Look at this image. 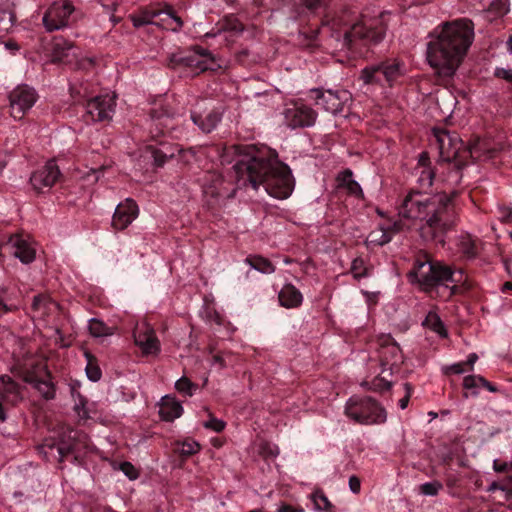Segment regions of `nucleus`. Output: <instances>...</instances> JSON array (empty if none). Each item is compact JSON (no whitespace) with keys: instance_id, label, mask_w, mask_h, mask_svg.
<instances>
[{"instance_id":"obj_42","label":"nucleus","mask_w":512,"mask_h":512,"mask_svg":"<svg viewBox=\"0 0 512 512\" xmlns=\"http://www.w3.org/2000/svg\"><path fill=\"white\" fill-rule=\"evenodd\" d=\"M176 451L184 457L194 455L200 451V444L192 439L176 442Z\"/></svg>"},{"instance_id":"obj_63","label":"nucleus","mask_w":512,"mask_h":512,"mask_svg":"<svg viewBox=\"0 0 512 512\" xmlns=\"http://www.w3.org/2000/svg\"><path fill=\"white\" fill-rule=\"evenodd\" d=\"M429 164H430V162H429L428 154L423 152L419 157L418 169L430 168Z\"/></svg>"},{"instance_id":"obj_52","label":"nucleus","mask_w":512,"mask_h":512,"mask_svg":"<svg viewBox=\"0 0 512 512\" xmlns=\"http://www.w3.org/2000/svg\"><path fill=\"white\" fill-rule=\"evenodd\" d=\"M491 10L497 15L502 16L509 11L508 0H495L491 4Z\"/></svg>"},{"instance_id":"obj_33","label":"nucleus","mask_w":512,"mask_h":512,"mask_svg":"<svg viewBox=\"0 0 512 512\" xmlns=\"http://www.w3.org/2000/svg\"><path fill=\"white\" fill-rule=\"evenodd\" d=\"M17 292L0 285V315L11 312L17 308L15 299Z\"/></svg>"},{"instance_id":"obj_30","label":"nucleus","mask_w":512,"mask_h":512,"mask_svg":"<svg viewBox=\"0 0 512 512\" xmlns=\"http://www.w3.org/2000/svg\"><path fill=\"white\" fill-rule=\"evenodd\" d=\"M361 79L364 84H376L380 86L387 84L381 63L364 68L361 72Z\"/></svg>"},{"instance_id":"obj_13","label":"nucleus","mask_w":512,"mask_h":512,"mask_svg":"<svg viewBox=\"0 0 512 512\" xmlns=\"http://www.w3.org/2000/svg\"><path fill=\"white\" fill-rule=\"evenodd\" d=\"M23 380L31 384L46 400L55 397V386L51 381L50 373L44 365H37L33 369L26 370Z\"/></svg>"},{"instance_id":"obj_24","label":"nucleus","mask_w":512,"mask_h":512,"mask_svg":"<svg viewBox=\"0 0 512 512\" xmlns=\"http://www.w3.org/2000/svg\"><path fill=\"white\" fill-rule=\"evenodd\" d=\"M0 394L4 402L16 405L21 401V393L19 385L8 375L0 377Z\"/></svg>"},{"instance_id":"obj_10","label":"nucleus","mask_w":512,"mask_h":512,"mask_svg":"<svg viewBox=\"0 0 512 512\" xmlns=\"http://www.w3.org/2000/svg\"><path fill=\"white\" fill-rule=\"evenodd\" d=\"M282 114L285 124L292 129L313 126L317 118L311 107L299 102L287 104Z\"/></svg>"},{"instance_id":"obj_60","label":"nucleus","mask_w":512,"mask_h":512,"mask_svg":"<svg viewBox=\"0 0 512 512\" xmlns=\"http://www.w3.org/2000/svg\"><path fill=\"white\" fill-rule=\"evenodd\" d=\"M404 386H405V390H406V395L403 398H401L398 403V405L401 409H405L408 406L409 399L411 396V391H412L410 384L406 383Z\"/></svg>"},{"instance_id":"obj_3","label":"nucleus","mask_w":512,"mask_h":512,"mask_svg":"<svg viewBox=\"0 0 512 512\" xmlns=\"http://www.w3.org/2000/svg\"><path fill=\"white\" fill-rule=\"evenodd\" d=\"M236 186L257 190L262 185L276 199H287L294 190V178L290 168L272 159L248 156L233 166Z\"/></svg>"},{"instance_id":"obj_8","label":"nucleus","mask_w":512,"mask_h":512,"mask_svg":"<svg viewBox=\"0 0 512 512\" xmlns=\"http://www.w3.org/2000/svg\"><path fill=\"white\" fill-rule=\"evenodd\" d=\"M310 94L311 98L315 100L316 105L322 107L324 110L334 115L341 113L346 103L351 100V94L344 89H312Z\"/></svg>"},{"instance_id":"obj_17","label":"nucleus","mask_w":512,"mask_h":512,"mask_svg":"<svg viewBox=\"0 0 512 512\" xmlns=\"http://www.w3.org/2000/svg\"><path fill=\"white\" fill-rule=\"evenodd\" d=\"M203 193L212 198L230 197L232 192L228 188V182L216 171H208L202 178Z\"/></svg>"},{"instance_id":"obj_25","label":"nucleus","mask_w":512,"mask_h":512,"mask_svg":"<svg viewBox=\"0 0 512 512\" xmlns=\"http://www.w3.org/2000/svg\"><path fill=\"white\" fill-rule=\"evenodd\" d=\"M280 305L285 308H296L302 304V293L292 284H285L278 294Z\"/></svg>"},{"instance_id":"obj_22","label":"nucleus","mask_w":512,"mask_h":512,"mask_svg":"<svg viewBox=\"0 0 512 512\" xmlns=\"http://www.w3.org/2000/svg\"><path fill=\"white\" fill-rule=\"evenodd\" d=\"M156 14V26L172 32H178L182 29L183 21L175 14L171 6L165 5L163 9H157Z\"/></svg>"},{"instance_id":"obj_7","label":"nucleus","mask_w":512,"mask_h":512,"mask_svg":"<svg viewBox=\"0 0 512 512\" xmlns=\"http://www.w3.org/2000/svg\"><path fill=\"white\" fill-rule=\"evenodd\" d=\"M345 415L361 425H381L387 420L386 409L370 396L350 397L345 405Z\"/></svg>"},{"instance_id":"obj_61","label":"nucleus","mask_w":512,"mask_h":512,"mask_svg":"<svg viewBox=\"0 0 512 512\" xmlns=\"http://www.w3.org/2000/svg\"><path fill=\"white\" fill-rule=\"evenodd\" d=\"M505 499L508 500L512 497V474L508 475L504 480Z\"/></svg>"},{"instance_id":"obj_49","label":"nucleus","mask_w":512,"mask_h":512,"mask_svg":"<svg viewBox=\"0 0 512 512\" xmlns=\"http://www.w3.org/2000/svg\"><path fill=\"white\" fill-rule=\"evenodd\" d=\"M443 489L441 482L434 480L419 486V492L425 496H436Z\"/></svg>"},{"instance_id":"obj_15","label":"nucleus","mask_w":512,"mask_h":512,"mask_svg":"<svg viewBox=\"0 0 512 512\" xmlns=\"http://www.w3.org/2000/svg\"><path fill=\"white\" fill-rule=\"evenodd\" d=\"M60 174L55 160H49L31 175L30 183L34 190L42 192L44 189H50L58 181Z\"/></svg>"},{"instance_id":"obj_16","label":"nucleus","mask_w":512,"mask_h":512,"mask_svg":"<svg viewBox=\"0 0 512 512\" xmlns=\"http://www.w3.org/2000/svg\"><path fill=\"white\" fill-rule=\"evenodd\" d=\"M138 215L139 208L137 203L131 198H126L116 206L111 225L115 230H124L138 217Z\"/></svg>"},{"instance_id":"obj_62","label":"nucleus","mask_w":512,"mask_h":512,"mask_svg":"<svg viewBox=\"0 0 512 512\" xmlns=\"http://www.w3.org/2000/svg\"><path fill=\"white\" fill-rule=\"evenodd\" d=\"M227 28L236 32L243 31L242 24L236 18H231L227 21Z\"/></svg>"},{"instance_id":"obj_45","label":"nucleus","mask_w":512,"mask_h":512,"mask_svg":"<svg viewBox=\"0 0 512 512\" xmlns=\"http://www.w3.org/2000/svg\"><path fill=\"white\" fill-rule=\"evenodd\" d=\"M362 386L374 392H383L389 390L392 383L383 377L377 376L371 382H363Z\"/></svg>"},{"instance_id":"obj_28","label":"nucleus","mask_w":512,"mask_h":512,"mask_svg":"<svg viewBox=\"0 0 512 512\" xmlns=\"http://www.w3.org/2000/svg\"><path fill=\"white\" fill-rule=\"evenodd\" d=\"M191 119L195 125L204 133L213 131L221 120V115L217 111H210L204 116L192 114Z\"/></svg>"},{"instance_id":"obj_26","label":"nucleus","mask_w":512,"mask_h":512,"mask_svg":"<svg viewBox=\"0 0 512 512\" xmlns=\"http://www.w3.org/2000/svg\"><path fill=\"white\" fill-rule=\"evenodd\" d=\"M183 413V407L175 398L164 396L161 399L159 415L162 420L173 421Z\"/></svg>"},{"instance_id":"obj_37","label":"nucleus","mask_w":512,"mask_h":512,"mask_svg":"<svg viewBox=\"0 0 512 512\" xmlns=\"http://www.w3.org/2000/svg\"><path fill=\"white\" fill-rule=\"evenodd\" d=\"M88 328H89L90 334L94 337L111 336L115 332L114 327L108 326L103 321H101L97 318L90 319Z\"/></svg>"},{"instance_id":"obj_31","label":"nucleus","mask_w":512,"mask_h":512,"mask_svg":"<svg viewBox=\"0 0 512 512\" xmlns=\"http://www.w3.org/2000/svg\"><path fill=\"white\" fill-rule=\"evenodd\" d=\"M384 70V78L388 86H392L403 74L404 65L400 61L393 59L381 63Z\"/></svg>"},{"instance_id":"obj_14","label":"nucleus","mask_w":512,"mask_h":512,"mask_svg":"<svg viewBox=\"0 0 512 512\" xmlns=\"http://www.w3.org/2000/svg\"><path fill=\"white\" fill-rule=\"evenodd\" d=\"M85 107L86 113L92 121L109 120L115 111V97L108 94L91 97L87 100Z\"/></svg>"},{"instance_id":"obj_23","label":"nucleus","mask_w":512,"mask_h":512,"mask_svg":"<svg viewBox=\"0 0 512 512\" xmlns=\"http://www.w3.org/2000/svg\"><path fill=\"white\" fill-rule=\"evenodd\" d=\"M179 123V119L174 115H170L167 111H153L151 114V128H155L156 134H174L175 125Z\"/></svg>"},{"instance_id":"obj_59","label":"nucleus","mask_w":512,"mask_h":512,"mask_svg":"<svg viewBox=\"0 0 512 512\" xmlns=\"http://www.w3.org/2000/svg\"><path fill=\"white\" fill-rule=\"evenodd\" d=\"M349 488L354 494H358L361 489L360 479L353 475L349 478Z\"/></svg>"},{"instance_id":"obj_64","label":"nucleus","mask_w":512,"mask_h":512,"mask_svg":"<svg viewBox=\"0 0 512 512\" xmlns=\"http://www.w3.org/2000/svg\"><path fill=\"white\" fill-rule=\"evenodd\" d=\"M277 512H303V509H296L291 505L282 504L277 509Z\"/></svg>"},{"instance_id":"obj_36","label":"nucleus","mask_w":512,"mask_h":512,"mask_svg":"<svg viewBox=\"0 0 512 512\" xmlns=\"http://www.w3.org/2000/svg\"><path fill=\"white\" fill-rule=\"evenodd\" d=\"M245 263L263 274H272L275 271V266L272 262L262 256H248L245 259Z\"/></svg>"},{"instance_id":"obj_29","label":"nucleus","mask_w":512,"mask_h":512,"mask_svg":"<svg viewBox=\"0 0 512 512\" xmlns=\"http://www.w3.org/2000/svg\"><path fill=\"white\" fill-rule=\"evenodd\" d=\"M337 181H338V186L340 188L346 189L350 195L358 197V198L363 197L362 189H361L360 185L358 184V182H356L353 179V173L351 170L347 169V170L343 171L342 173H340L337 177Z\"/></svg>"},{"instance_id":"obj_19","label":"nucleus","mask_w":512,"mask_h":512,"mask_svg":"<svg viewBox=\"0 0 512 512\" xmlns=\"http://www.w3.org/2000/svg\"><path fill=\"white\" fill-rule=\"evenodd\" d=\"M70 393L74 401V411L83 420L93 419L96 417V403H89L79 389L78 381H71L69 384Z\"/></svg>"},{"instance_id":"obj_57","label":"nucleus","mask_w":512,"mask_h":512,"mask_svg":"<svg viewBox=\"0 0 512 512\" xmlns=\"http://www.w3.org/2000/svg\"><path fill=\"white\" fill-rule=\"evenodd\" d=\"M328 0H303L305 7L309 10H315L326 6Z\"/></svg>"},{"instance_id":"obj_4","label":"nucleus","mask_w":512,"mask_h":512,"mask_svg":"<svg viewBox=\"0 0 512 512\" xmlns=\"http://www.w3.org/2000/svg\"><path fill=\"white\" fill-rule=\"evenodd\" d=\"M433 133L439 149L440 158L448 165L449 181L452 184H458L462 177L460 170L465 165L468 154L471 157H480V152L486 150L485 144L479 141L469 149H466L463 146L462 140L456 133H450L440 128L434 129ZM496 151V148L487 149V156L492 157Z\"/></svg>"},{"instance_id":"obj_50","label":"nucleus","mask_w":512,"mask_h":512,"mask_svg":"<svg viewBox=\"0 0 512 512\" xmlns=\"http://www.w3.org/2000/svg\"><path fill=\"white\" fill-rule=\"evenodd\" d=\"M434 172L431 168L421 169L419 172L418 183L421 187H430L433 183Z\"/></svg>"},{"instance_id":"obj_48","label":"nucleus","mask_w":512,"mask_h":512,"mask_svg":"<svg viewBox=\"0 0 512 512\" xmlns=\"http://www.w3.org/2000/svg\"><path fill=\"white\" fill-rule=\"evenodd\" d=\"M483 377L480 375H468L463 379V388L466 390H473L474 396L478 395L477 389L482 387Z\"/></svg>"},{"instance_id":"obj_5","label":"nucleus","mask_w":512,"mask_h":512,"mask_svg":"<svg viewBox=\"0 0 512 512\" xmlns=\"http://www.w3.org/2000/svg\"><path fill=\"white\" fill-rule=\"evenodd\" d=\"M408 278L411 283H417L424 290L437 285L455 287L465 281L461 270L453 269L439 261H431L426 255L415 259Z\"/></svg>"},{"instance_id":"obj_2","label":"nucleus","mask_w":512,"mask_h":512,"mask_svg":"<svg viewBox=\"0 0 512 512\" xmlns=\"http://www.w3.org/2000/svg\"><path fill=\"white\" fill-rule=\"evenodd\" d=\"M435 38L427 45L429 65L440 76L455 74L474 38L473 23L468 19H458L442 24L435 29Z\"/></svg>"},{"instance_id":"obj_56","label":"nucleus","mask_w":512,"mask_h":512,"mask_svg":"<svg viewBox=\"0 0 512 512\" xmlns=\"http://www.w3.org/2000/svg\"><path fill=\"white\" fill-rule=\"evenodd\" d=\"M494 75L497 78L503 79L506 82L512 84V69L510 68H496Z\"/></svg>"},{"instance_id":"obj_54","label":"nucleus","mask_w":512,"mask_h":512,"mask_svg":"<svg viewBox=\"0 0 512 512\" xmlns=\"http://www.w3.org/2000/svg\"><path fill=\"white\" fill-rule=\"evenodd\" d=\"M466 371H468V369H466V363H464V362L454 363L452 365H449V366H446V367L443 368V372L446 375H449V374H463Z\"/></svg>"},{"instance_id":"obj_47","label":"nucleus","mask_w":512,"mask_h":512,"mask_svg":"<svg viewBox=\"0 0 512 512\" xmlns=\"http://www.w3.org/2000/svg\"><path fill=\"white\" fill-rule=\"evenodd\" d=\"M47 449H49L51 451L56 449L59 461H63V458L65 457V455L70 452L69 447H63V446L56 447L54 444L45 443V444L39 446L38 450H39V453L42 454L43 457L47 460H49V452L47 451Z\"/></svg>"},{"instance_id":"obj_9","label":"nucleus","mask_w":512,"mask_h":512,"mask_svg":"<svg viewBox=\"0 0 512 512\" xmlns=\"http://www.w3.org/2000/svg\"><path fill=\"white\" fill-rule=\"evenodd\" d=\"M73 12L74 7L69 1L52 3L42 18L46 31L53 32L69 26Z\"/></svg>"},{"instance_id":"obj_41","label":"nucleus","mask_w":512,"mask_h":512,"mask_svg":"<svg viewBox=\"0 0 512 512\" xmlns=\"http://www.w3.org/2000/svg\"><path fill=\"white\" fill-rule=\"evenodd\" d=\"M312 501L315 509L318 511L336 512L335 507L329 501L327 496L320 490H317L312 494Z\"/></svg>"},{"instance_id":"obj_44","label":"nucleus","mask_w":512,"mask_h":512,"mask_svg":"<svg viewBox=\"0 0 512 512\" xmlns=\"http://www.w3.org/2000/svg\"><path fill=\"white\" fill-rule=\"evenodd\" d=\"M85 356L87 358V365L85 369L87 377L89 378V380L93 382L100 380L102 372L99 366L97 365L95 359L88 352L85 353Z\"/></svg>"},{"instance_id":"obj_20","label":"nucleus","mask_w":512,"mask_h":512,"mask_svg":"<svg viewBox=\"0 0 512 512\" xmlns=\"http://www.w3.org/2000/svg\"><path fill=\"white\" fill-rule=\"evenodd\" d=\"M7 246L11 249V253L22 263L28 264L35 259V248L28 241V239L24 238L23 236H11Z\"/></svg>"},{"instance_id":"obj_43","label":"nucleus","mask_w":512,"mask_h":512,"mask_svg":"<svg viewBox=\"0 0 512 512\" xmlns=\"http://www.w3.org/2000/svg\"><path fill=\"white\" fill-rule=\"evenodd\" d=\"M198 386L189 378L183 376L175 382V389L184 396H193Z\"/></svg>"},{"instance_id":"obj_11","label":"nucleus","mask_w":512,"mask_h":512,"mask_svg":"<svg viewBox=\"0 0 512 512\" xmlns=\"http://www.w3.org/2000/svg\"><path fill=\"white\" fill-rule=\"evenodd\" d=\"M38 95L36 91L27 86L20 85L14 88L9 95L11 116L20 120L36 103Z\"/></svg>"},{"instance_id":"obj_12","label":"nucleus","mask_w":512,"mask_h":512,"mask_svg":"<svg viewBox=\"0 0 512 512\" xmlns=\"http://www.w3.org/2000/svg\"><path fill=\"white\" fill-rule=\"evenodd\" d=\"M134 342L143 356H157L161 344L155 330L146 322L137 323L133 331Z\"/></svg>"},{"instance_id":"obj_18","label":"nucleus","mask_w":512,"mask_h":512,"mask_svg":"<svg viewBox=\"0 0 512 512\" xmlns=\"http://www.w3.org/2000/svg\"><path fill=\"white\" fill-rule=\"evenodd\" d=\"M181 61L197 72L214 71L220 67L212 54L204 48L195 49L192 55L182 58Z\"/></svg>"},{"instance_id":"obj_34","label":"nucleus","mask_w":512,"mask_h":512,"mask_svg":"<svg viewBox=\"0 0 512 512\" xmlns=\"http://www.w3.org/2000/svg\"><path fill=\"white\" fill-rule=\"evenodd\" d=\"M156 10L153 8L142 9L138 14L130 15V19L135 28H139L144 25H155Z\"/></svg>"},{"instance_id":"obj_51","label":"nucleus","mask_w":512,"mask_h":512,"mask_svg":"<svg viewBox=\"0 0 512 512\" xmlns=\"http://www.w3.org/2000/svg\"><path fill=\"white\" fill-rule=\"evenodd\" d=\"M154 162L157 166H162L168 158L173 157L174 151H164L162 149H155L152 152Z\"/></svg>"},{"instance_id":"obj_39","label":"nucleus","mask_w":512,"mask_h":512,"mask_svg":"<svg viewBox=\"0 0 512 512\" xmlns=\"http://www.w3.org/2000/svg\"><path fill=\"white\" fill-rule=\"evenodd\" d=\"M381 357L383 358V365H389V369L391 370L392 366L397 364L398 360L401 358L400 349L395 344L388 345L382 349Z\"/></svg>"},{"instance_id":"obj_27","label":"nucleus","mask_w":512,"mask_h":512,"mask_svg":"<svg viewBox=\"0 0 512 512\" xmlns=\"http://www.w3.org/2000/svg\"><path fill=\"white\" fill-rule=\"evenodd\" d=\"M70 54L74 55V45L71 41L63 38L56 37L52 43V59L53 61H67Z\"/></svg>"},{"instance_id":"obj_55","label":"nucleus","mask_w":512,"mask_h":512,"mask_svg":"<svg viewBox=\"0 0 512 512\" xmlns=\"http://www.w3.org/2000/svg\"><path fill=\"white\" fill-rule=\"evenodd\" d=\"M121 471L131 480L138 477V472L130 462H123L120 465Z\"/></svg>"},{"instance_id":"obj_6","label":"nucleus","mask_w":512,"mask_h":512,"mask_svg":"<svg viewBox=\"0 0 512 512\" xmlns=\"http://www.w3.org/2000/svg\"><path fill=\"white\" fill-rule=\"evenodd\" d=\"M384 14L377 18H368L363 16L361 21L353 24L349 29L343 31L336 28L337 21L333 20L331 24H323L322 31L331 32V36L337 40L342 37V46L352 49L357 41L366 44H376L380 42L385 34L386 26L383 20Z\"/></svg>"},{"instance_id":"obj_35","label":"nucleus","mask_w":512,"mask_h":512,"mask_svg":"<svg viewBox=\"0 0 512 512\" xmlns=\"http://www.w3.org/2000/svg\"><path fill=\"white\" fill-rule=\"evenodd\" d=\"M71 97L76 103H84L91 98L90 84L88 82H74L70 85Z\"/></svg>"},{"instance_id":"obj_58","label":"nucleus","mask_w":512,"mask_h":512,"mask_svg":"<svg viewBox=\"0 0 512 512\" xmlns=\"http://www.w3.org/2000/svg\"><path fill=\"white\" fill-rule=\"evenodd\" d=\"M48 303H50L49 299L45 296H35L33 299L32 307L34 310H40L41 307H45Z\"/></svg>"},{"instance_id":"obj_32","label":"nucleus","mask_w":512,"mask_h":512,"mask_svg":"<svg viewBox=\"0 0 512 512\" xmlns=\"http://www.w3.org/2000/svg\"><path fill=\"white\" fill-rule=\"evenodd\" d=\"M457 247L462 255L467 259L475 258L479 252L477 240L470 234L460 235L457 240Z\"/></svg>"},{"instance_id":"obj_40","label":"nucleus","mask_w":512,"mask_h":512,"mask_svg":"<svg viewBox=\"0 0 512 512\" xmlns=\"http://www.w3.org/2000/svg\"><path fill=\"white\" fill-rule=\"evenodd\" d=\"M423 324L425 326H427L428 328H430L435 333H437L439 336H441V337L447 336V332L444 327V324L442 323L440 317L436 313L429 312L427 314Z\"/></svg>"},{"instance_id":"obj_21","label":"nucleus","mask_w":512,"mask_h":512,"mask_svg":"<svg viewBox=\"0 0 512 512\" xmlns=\"http://www.w3.org/2000/svg\"><path fill=\"white\" fill-rule=\"evenodd\" d=\"M402 231H404V224L401 219L389 221L381 225L378 230L372 231L368 239L370 243L382 246L389 243L395 234Z\"/></svg>"},{"instance_id":"obj_53","label":"nucleus","mask_w":512,"mask_h":512,"mask_svg":"<svg viewBox=\"0 0 512 512\" xmlns=\"http://www.w3.org/2000/svg\"><path fill=\"white\" fill-rule=\"evenodd\" d=\"M204 427L210 430H213L215 432H221L224 430L226 424L223 420L217 419V418H210L208 421L204 422Z\"/></svg>"},{"instance_id":"obj_46","label":"nucleus","mask_w":512,"mask_h":512,"mask_svg":"<svg viewBox=\"0 0 512 512\" xmlns=\"http://www.w3.org/2000/svg\"><path fill=\"white\" fill-rule=\"evenodd\" d=\"M350 272L356 280L368 276V267L363 258H355L351 263Z\"/></svg>"},{"instance_id":"obj_1","label":"nucleus","mask_w":512,"mask_h":512,"mask_svg":"<svg viewBox=\"0 0 512 512\" xmlns=\"http://www.w3.org/2000/svg\"><path fill=\"white\" fill-rule=\"evenodd\" d=\"M455 195V191L429 194L412 189L399 206V217L419 222L423 238L444 244L447 233L456 225Z\"/></svg>"},{"instance_id":"obj_38","label":"nucleus","mask_w":512,"mask_h":512,"mask_svg":"<svg viewBox=\"0 0 512 512\" xmlns=\"http://www.w3.org/2000/svg\"><path fill=\"white\" fill-rule=\"evenodd\" d=\"M15 14L9 5L0 4V33H8L14 26Z\"/></svg>"}]
</instances>
